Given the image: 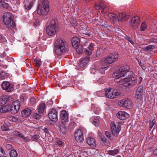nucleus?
Here are the masks:
<instances>
[{
  "mask_svg": "<svg viewBox=\"0 0 157 157\" xmlns=\"http://www.w3.org/2000/svg\"><path fill=\"white\" fill-rule=\"evenodd\" d=\"M125 75L126 76L123 78V79H124L123 83L124 86L130 87L136 84V78L133 76L132 71H128L125 73Z\"/></svg>",
  "mask_w": 157,
  "mask_h": 157,
  "instance_id": "obj_1",
  "label": "nucleus"
},
{
  "mask_svg": "<svg viewBox=\"0 0 157 157\" xmlns=\"http://www.w3.org/2000/svg\"><path fill=\"white\" fill-rule=\"evenodd\" d=\"M59 30V29L57 25V20L53 18L51 21L50 24L46 28L47 34L50 36H53L55 35Z\"/></svg>",
  "mask_w": 157,
  "mask_h": 157,
  "instance_id": "obj_2",
  "label": "nucleus"
},
{
  "mask_svg": "<svg viewBox=\"0 0 157 157\" xmlns=\"http://www.w3.org/2000/svg\"><path fill=\"white\" fill-rule=\"evenodd\" d=\"M13 17L12 14L10 12H6L3 16V22L7 25L8 28L12 29L15 27L16 25L14 21L12 20Z\"/></svg>",
  "mask_w": 157,
  "mask_h": 157,
  "instance_id": "obj_3",
  "label": "nucleus"
},
{
  "mask_svg": "<svg viewBox=\"0 0 157 157\" xmlns=\"http://www.w3.org/2000/svg\"><path fill=\"white\" fill-rule=\"evenodd\" d=\"M119 56L117 54H111L109 55V56L105 59H102L101 62L105 61V62L107 63L111 64L114 62L116 61L118 58Z\"/></svg>",
  "mask_w": 157,
  "mask_h": 157,
  "instance_id": "obj_4",
  "label": "nucleus"
},
{
  "mask_svg": "<svg viewBox=\"0 0 157 157\" xmlns=\"http://www.w3.org/2000/svg\"><path fill=\"white\" fill-rule=\"evenodd\" d=\"M129 66L128 65H124L122 66L119 69L116 71L113 74V76H117L120 75H122V76H126L125 73L127 72V71L129 70Z\"/></svg>",
  "mask_w": 157,
  "mask_h": 157,
  "instance_id": "obj_5",
  "label": "nucleus"
},
{
  "mask_svg": "<svg viewBox=\"0 0 157 157\" xmlns=\"http://www.w3.org/2000/svg\"><path fill=\"white\" fill-rule=\"evenodd\" d=\"M49 8L42 7L40 5H38L36 11L37 13L40 16H46L47 15L49 12Z\"/></svg>",
  "mask_w": 157,
  "mask_h": 157,
  "instance_id": "obj_6",
  "label": "nucleus"
},
{
  "mask_svg": "<svg viewBox=\"0 0 157 157\" xmlns=\"http://www.w3.org/2000/svg\"><path fill=\"white\" fill-rule=\"evenodd\" d=\"M20 104L18 100H16L12 103L10 105V111L13 114H15L19 111Z\"/></svg>",
  "mask_w": 157,
  "mask_h": 157,
  "instance_id": "obj_7",
  "label": "nucleus"
},
{
  "mask_svg": "<svg viewBox=\"0 0 157 157\" xmlns=\"http://www.w3.org/2000/svg\"><path fill=\"white\" fill-rule=\"evenodd\" d=\"M132 103V101L128 99H122L118 103V105L120 106L128 109L131 108Z\"/></svg>",
  "mask_w": 157,
  "mask_h": 157,
  "instance_id": "obj_8",
  "label": "nucleus"
},
{
  "mask_svg": "<svg viewBox=\"0 0 157 157\" xmlns=\"http://www.w3.org/2000/svg\"><path fill=\"white\" fill-rule=\"evenodd\" d=\"M75 137L76 140L78 142H81L84 140L83 132L81 129H77L76 131Z\"/></svg>",
  "mask_w": 157,
  "mask_h": 157,
  "instance_id": "obj_9",
  "label": "nucleus"
},
{
  "mask_svg": "<svg viewBox=\"0 0 157 157\" xmlns=\"http://www.w3.org/2000/svg\"><path fill=\"white\" fill-rule=\"evenodd\" d=\"M111 125V130L112 134L115 137L117 136L121 130V127L119 125L117 127L115 124L114 123H112Z\"/></svg>",
  "mask_w": 157,
  "mask_h": 157,
  "instance_id": "obj_10",
  "label": "nucleus"
},
{
  "mask_svg": "<svg viewBox=\"0 0 157 157\" xmlns=\"http://www.w3.org/2000/svg\"><path fill=\"white\" fill-rule=\"evenodd\" d=\"M60 118L62 124L65 125L68 121L69 115L65 110H62L60 114Z\"/></svg>",
  "mask_w": 157,
  "mask_h": 157,
  "instance_id": "obj_11",
  "label": "nucleus"
},
{
  "mask_svg": "<svg viewBox=\"0 0 157 157\" xmlns=\"http://www.w3.org/2000/svg\"><path fill=\"white\" fill-rule=\"evenodd\" d=\"M140 22V17L138 16H135L132 18L130 25L133 28L136 29L139 26Z\"/></svg>",
  "mask_w": 157,
  "mask_h": 157,
  "instance_id": "obj_12",
  "label": "nucleus"
},
{
  "mask_svg": "<svg viewBox=\"0 0 157 157\" xmlns=\"http://www.w3.org/2000/svg\"><path fill=\"white\" fill-rule=\"evenodd\" d=\"M58 113L55 109H52L48 113V117L51 120L54 121H56L58 120Z\"/></svg>",
  "mask_w": 157,
  "mask_h": 157,
  "instance_id": "obj_13",
  "label": "nucleus"
},
{
  "mask_svg": "<svg viewBox=\"0 0 157 157\" xmlns=\"http://www.w3.org/2000/svg\"><path fill=\"white\" fill-rule=\"evenodd\" d=\"M13 99L12 97L8 95H5L2 97L1 100H0V105H4L7 103L13 101Z\"/></svg>",
  "mask_w": 157,
  "mask_h": 157,
  "instance_id": "obj_14",
  "label": "nucleus"
},
{
  "mask_svg": "<svg viewBox=\"0 0 157 157\" xmlns=\"http://www.w3.org/2000/svg\"><path fill=\"white\" fill-rule=\"evenodd\" d=\"M94 7L96 9L98 10L101 9V12L103 13H105L108 9V8L107 6L102 2H100L98 4L97 3H96Z\"/></svg>",
  "mask_w": 157,
  "mask_h": 157,
  "instance_id": "obj_15",
  "label": "nucleus"
},
{
  "mask_svg": "<svg viewBox=\"0 0 157 157\" xmlns=\"http://www.w3.org/2000/svg\"><path fill=\"white\" fill-rule=\"evenodd\" d=\"M2 89L7 92H10L13 90V88L10 84L8 82L4 81L2 84Z\"/></svg>",
  "mask_w": 157,
  "mask_h": 157,
  "instance_id": "obj_16",
  "label": "nucleus"
},
{
  "mask_svg": "<svg viewBox=\"0 0 157 157\" xmlns=\"http://www.w3.org/2000/svg\"><path fill=\"white\" fill-rule=\"evenodd\" d=\"M55 53L58 56H61L66 51V48H61L60 47L54 45Z\"/></svg>",
  "mask_w": 157,
  "mask_h": 157,
  "instance_id": "obj_17",
  "label": "nucleus"
},
{
  "mask_svg": "<svg viewBox=\"0 0 157 157\" xmlns=\"http://www.w3.org/2000/svg\"><path fill=\"white\" fill-rule=\"evenodd\" d=\"M13 135L22 139L24 140V142H28L31 140L30 138L28 136L25 137L22 133L19 131H14L13 132Z\"/></svg>",
  "mask_w": 157,
  "mask_h": 157,
  "instance_id": "obj_18",
  "label": "nucleus"
},
{
  "mask_svg": "<svg viewBox=\"0 0 157 157\" xmlns=\"http://www.w3.org/2000/svg\"><path fill=\"white\" fill-rule=\"evenodd\" d=\"M117 116L120 120H124L129 117V115L125 111H120L117 114Z\"/></svg>",
  "mask_w": 157,
  "mask_h": 157,
  "instance_id": "obj_19",
  "label": "nucleus"
},
{
  "mask_svg": "<svg viewBox=\"0 0 157 157\" xmlns=\"http://www.w3.org/2000/svg\"><path fill=\"white\" fill-rule=\"evenodd\" d=\"M129 16L127 15L124 12L120 13L119 14L117 20L118 21H122L127 20L129 18Z\"/></svg>",
  "mask_w": 157,
  "mask_h": 157,
  "instance_id": "obj_20",
  "label": "nucleus"
},
{
  "mask_svg": "<svg viewBox=\"0 0 157 157\" xmlns=\"http://www.w3.org/2000/svg\"><path fill=\"white\" fill-rule=\"evenodd\" d=\"M80 39L78 37L75 36L71 39V43L73 47L75 48H77L80 43Z\"/></svg>",
  "mask_w": 157,
  "mask_h": 157,
  "instance_id": "obj_21",
  "label": "nucleus"
},
{
  "mask_svg": "<svg viewBox=\"0 0 157 157\" xmlns=\"http://www.w3.org/2000/svg\"><path fill=\"white\" fill-rule=\"evenodd\" d=\"M54 45L60 47L61 48H66L65 41L61 38L58 39L56 40Z\"/></svg>",
  "mask_w": 157,
  "mask_h": 157,
  "instance_id": "obj_22",
  "label": "nucleus"
},
{
  "mask_svg": "<svg viewBox=\"0 0 157 157\" xmlns=\"http://www.w3.org/2000/svg\"><path fill=\"white\" fill-rule=\"evenodd\" d=\"M87 144L91 147L94 148L96 146V143L95 139L92 137H89L87 139Z\"/></svg>",
  "mask_w": 157,
  "mask_h": 157,
  "instance_id": "obj_23",
  "label": "nucleus"
},
{
  "mask_svg": "<svg viewBox=\"0 0 157 157\" xmlns=\"http://www.w3.org/2000/svg\"><path fill=\"white\" fill-rule=\"evenodd\" d=\"M32 110L29 108H26L24 109L21 114L23 117H28L31 113Z\"/></svg>",
  "mask_w": 157,
  "mask_h": 157,
  "instance_id": "obj_24",
  "label": "nucleus"
},
{
  "mask_svg": "<svg viewBox=\"0 0 157 157\" xmlns=\"http://www.w3.org/2000/svg\"><path fill=\"white\" fill-rule=\"evenodd\" d=\"M40 5L42 7H45L50 9L49 1V0H40Z\"/></svg>",
  "mask_w": 157,
  "mask_h": 157,
  "instance_id": "obj_25",
  "label": "nucleus"
},
{
  "mask_svg": "<svg viewBox=\"0 0 157 157\" xmlns=\"http://www.w3.org/2000/svg\"><path fill=\"white\" fill-rule=\"evenodd\" d=\"M143 94L141 93H139L136 92L134 97L135 101L137 102H138L143 100Z\"/></svg>",
  "mask_w": 157,
  "mask_h": 157,
  "instance_id": "obj_26",
  "label": "nucleus"
},
{
  "mask_svg": "<svg viewBox=\"0 0 157 157\" xmlns=\"http://www.w3.org/2000/svg\"><path fill=\"white\" fill-rule=\"evenodd\" d=\"M46 108V105L43 102L40 103L38 107V111L39 113H41L44 112Z\"/></svg>",
  "mask_w": 157,
  "mask_h": 157,
  "instance_id": "obj_27",
  "label": "nucleus"
},
{
  "mask_svg": "<svg viewBox=\"0 0 157 157\" xmlns=\"http://www.w3.org/2000/svg\"><path fill=\"white\" fill-rule=\"evenodd\" d=\"M10 105H6L2 107L0 109V112L2 113H5L10 111Z\"/></svg>",
  "mask_w": 157,
  "mask_h": 157,
  "instance_id": "obj_28",
  "label": "nucleus"
},
{
  "mask_svg": "<svg viewBox=\"0 0 157 157\" xmlns=\"http://www.w3.org/2000/svg\"><path fill=\"white\" fill-rule=\"evenodd\" d=\"M27 2L25 4V8L27 10H30L34 3V1H26Z\"/></svg>",
  "mask_w": 157,
  "mask_h": 157,
  "instance_id": "obj_29",
  "label": "nucleus"
},
{
  "mask_svg": "<svg viewBox=\"0 0 157 157\" xmlns=\"http://www.w3.org/2000/svg\"><path fill=\"white\" fill-rule=\"evenodd\" d=\"M112 93L113 94L110 96L112 97V99L117 98L121 94V92L113 88L112 89Z\"/></svg>",
  "mask_w": 157,
  "mask_h": 157,
  "instance_id": "obj_30",
  "label": "nucleus"
},
{
  "mask_svg": "<svg viewBox=\"0 0 157 157\" xmlns=\"http://www.w3.org/2000/svg\"><path fill=\"white\" fill-rule=\"evenodd\" d=\"M112 88H109L106 90L105 95L108 98L112 99V97L110 96L112 95Z\"/></svg>",
  "mask_w": 157,
  "mask_h": 157,
  "instance_id": "obj_31",
  "label": "nucleus"
},
{
  "mask_svg": "<svg viewBox=\"0 0 157 157\" xmlns=\"http://www.w3.org/2000/svg\"><path fill=\"white\" fill-rule=\"evenodd\" d=\"M119 152V150L114 149L112 150H109L107 151V154L109 155L114 156L117 154Z\"/></svg>",
  "mask_w": 157,
  "mask_h": 157,
  "instance_id": "obj_32",
  "label": "nucleus"
},
{
  "mask_svg": "<svg viewBox=\"0 0 157 157\" xmlns=\"http://www.w3.org/2000/svg\"><path fill=\"white\" fill-rule=\"evenodd\" d=\"M122 75H120L117 76H115L116 77V78L114 79V81L116 83H119L121 82H124V79H123V78L122 77H124V76H122Z\"/></svg>",
  "mask_w": 157,
  "mask_h": 157,
  "instance_id": "obj_33",
  "label": "nucleus"
},
{
  "mask_svg": "<svg viewBox=\"0 0 157 157\" xmlns=\"http://www.w3.org/2000/svg\"><path fill=\"white\" fill-rule=\"evenodd\" d=\"M33 63L35 67L39 68L42 64V62L39 59H34Z\"/></svg>",
  "mask_w": 157,
  "mask_h": 157,
  "instance_id": "obj_34",
  "label": "nucleus"
},
{
  "mask_svg": "<svg viewBox=\"0 0 157 157\" xmlns=\"http://www.w3.org/2000/svg\"><path fill=\"white\" fill-rule=\"evenodd\" d=\"M99 123V118L98 117H94L92 124L95 126H97Z\"/></svg>",
  "mask_w": 157,
  "mask_h": 157,
  "instance_id": "obj_35",
  "label": "nucleus"
},
{
  "mask_svg": "<svg viewBox=\"0 0 157 157\" xmlns=\"http://www.w3.org/2000/svg\"><path fill=\"white\" fill-rule=\"evenodd\" d=\"M10 155V157H17L18 155L17 151L14 150H11Z\"/></svg>",
  "mask_w": 157,
  "mask_h": 157,
  "instance_id": "obj_36",
  "label": "nucleus"
},
{
  "mask_svg": "<svg viewBox=\"0 0 157 157\" xmlns=\"http://www.w3.org/2000/svg\"><path fill=\"white\" fill-rule=\"evenodd\" d=\"M36 99L33 97L31 98L29 102V104L30 105L32 106L35 105L36 103Z\"/></svg>",
  "mask_w": 157,
  "mask_h": 157,
  "instance_id": "obj_37",
  "label": "nucleus"
},
{
  "mask_svg": "<svg viewBox=\"0 0 157 157\" xmlns=\"http://www.w3.org/2000/svg\"><path fill=\"white\" fill-rule=\"evenodd\" d=\"M8 7V5L2 0H0V7L4 8H7Z\"/></svg>",
  "mask_w": 157,
  "mask_h": 157,
  "instance_id": "obj_38",
  "label": "nucleus"
},
{
  "mask_svg": "<svg viewBox=\"0 0 157 157\" xmlns=\"http://www.w3.org/2000/svg\"><path fill=\"white\" fill-rule=\"evenodd\" d=\"M109 17L111 18V19H112L113 20H117L118 19V16L114 13H112L109 14Z\"/></svg>",
  "mask_w": 157,
  "mask_h": 157,
  "instance_id": "obj_39",
  "label": "nucleus"
},
{
  "mask_svg": "<svg viewBox=\"0 0 157 157\" xmlns=\"http://www.w3.org/2000/svg\"><path fill=\"white\" fill-rule=\"evenodd\" d=\"M147 29V25L144 22H143L140 26V30L142 31H144Z\"/></svg>",
  "mask_w": 157,
  "mask_h": 157,
  "instance_id": "obj_40",
  "label": "nucleus"
},
{
  "mask_svg": "<svg viewBox=\"0 0 157 157\" xmlns=\"http://www.w3.org/2000/svg\"><path fill=\"white\" fill-rule=\"evenodd\" d=\"M136 92L137 93H142L143 94V86L142 85H140L139 86L136 91Z\"/></svg>",
  "mask_w": 157,
  "mask_h": 157,
  "instance_id": "obj_41",
  "label": "nucleus"
},
{
  "mask_svg": "<svg viewBox=\"0 0 157 157\" xmlns=\"http://www.w3.org/2000/svg\"><path fill=\"white\" fill-rule=\"evenodd\" d=\"M155 119H153L150 122L149 124V128L150 130H151V129L153 128L155 123Z\"/></svg>",
  "mask_w": 157,
  "mask_h": 157,
  "instance_id": "obj_42",
  "label": "nucleus"
},
{
  "mask_svg": "<svg viewBox=\"0 0 157 157\" xmlns=\"http://www.w3.org/2000/svg\"><path fill=\"white\" fill-rule=\"evenodd\" d=\"M90 58L88 56H87L82 59L80 60L82 61L84 63H85L87 64L89 61L90 60Z\"/></svg>",
  "mask_w": 157,
  "mask_h": 157,
  "instance_id": "obj_43",
  "label": "nucleus"
},
{
  "mask_svg": "<svg viewBox=\"0 0 157 157\" xmlns=\"http://www.w3.org/2000/svg\"><path fill=\"white\" fill-rule=\"evenodd\" d=\"M40 138V136L38 135H35L33 136H32L31 137V140H37L38 139Z\"/></svg>",
  "mask_w": 157,
  "mask_h": 157,
  "instance_id": "obj_44",
  "label": "nucleus"
},
{
  "mask_svg": "<svg viewBox=\"0 0 157 157\" xmlns=\"http://www.w3.org/2000/svg\"><path fill=\"white\" fill-rule=\"evenodd\" d=\"M5 153V152L2 148L0 147V157H3Z\"/></svg>",
  "mask_w": 157,
  "mask_h": 157,
  "instance_id": "obj_45",
  "label": "nucleus"
},
{
  "mask_svg": "<svg viewBox=\"0 0 157 157\" xmlns=\"http://www.w3.org/2000/svg\"><path fill=\"white\" fill-rule=\"evenodd\" d=\"M79 65L80 67L83 68L85 67L86 65V64L85 63H84L82 61L80 60L79 63Z\"/></svg>",
  "mask_w": 157,
  "mask_h": 157,
  "instance_id": "obj_46",
  "label": "nucleus"
},
{
  "mask_svg": "<svg viewBox=\"0 0 157 157\" xmlns=\"http://www.w3.org/2000/svg\"><path fill=\"white\" fill-rule=\"evenodd\" d=\"M42 114L41 113H36L34 114L33 115L34 117L36 119H40V116Z\"/></svg>",
  "mask_w": 157,
  "mask_h": 157,
  "instance_id": "obj_47",
  "label": "nucleus"
},
{
  "mask_svg": "<svg viewBox=\"0 0 157 157\" xmlns=\"http://www.w3.org/2000/svg\"><path fill=\"white\" fill-rule=\"evenodd\" d=\"M101 140L103 143L104 144L106 145L108 143V141L106 140V139L105 136H102L101 137Z\"/></svg>",
  "mask_w": 157,
  "mask_h": 157,
  "instance_id": "obj_48",
  "label": "nucleus"
},
{
  "mask_svg": "<svg viewBox=\"0 0 157 157\" xmlns=\"http://www.w3.org/2000/svg\"><path fill=\"white\" fill-rule=\"evenodd\" d=\"M105 134L106 135V136L107 137H108L109 139L110 140L112 139L111 135L110 132L107 131H105Z\"/></svg>",
  "mask_w": 157,
  "mask_h": 157,
  "instance_id": "obj_49",
  "label": "nucleus"
},
{
  "mask_svg": "<svg viewBox=\"0 0 157 157\" xmlns=\"http://www.w3.org/2000/svg\"><path fill=\"white\" fill-rule=\"evenodd\" d=\"M77 49V52L79 54H81L82 53L83 51V48L82 47L80 48L79 47H78L76 48Z\"/></svg>",
  "mask_w": 157,
  "mask_h": 157,
  "instance_id": "obj_50",
  "label": "nucleus"
},
{
  "mask_svg": "<svg viewBox=\"0 0 157 157\" xmlns=\"http://www.w3.org/2000/svg\"><path fill=\"white\" fill-rule=\"evenodd\" d=\"M94 44L93 43H91L90 44L89 46V49L90 50L92 51L94 50Z\"/></svg>",
  "mask_w": 157,
  "mask_h": 157,
  "instance_id": "obj_51",
  "label": "nucleus"
},
{
  "mask_svg": "<svg viewBox=\"0 0 157 157\" xmlns=\"http://www.w3.org/2000/svg\"><path fill=\"white\" fill-rule=\"evenodd\" d=\"M6 148L8 150L11 149L13 148L12 145L9 144H7L6 145Z\"/></svg>",
  "mask_w": 157,
  "mask_h": 157,
  "instance_id": "obj_52",
  "label": "nucleus"
},
{
  "mask_svg": "<svg viewBox=\"0 0 157 157\" xmlns=\"http://www.w3.org/2000/svg\"><path fill=\"white\" fill-rule=\"evenodd\" d=\"M106 69V67H101L99 69V71L101 73H103L105 71Z\"/></svg>",
  "mask_w": 157,
  "mask_h": 157,
  "instance_id": "obj_53",
  "label": "nucleus"
},
{
  "mask_svg": "<svg viewBox=\"0 0 157 157\" xmlns=\"http://www.w3.org/2000/svg\"><path fill=\"white\" fill-rule=\"evenodd\" d=\"M92 53V51L90 50H89L87 49H85V54L87 55H90Z\"/></svg>",
  "mask_w": 157,
  "mask_h": 157,
  "instance_id": "obj_54",
  "label": "nucleus"
},
{
  "mask_svg": "<svg viewBox=\"0 0 157 157\" xmlns=\"http://www.w3.org/2000/svg\"><path fill=\"white\" fill-rule=\"evenodd\" d=\"M142 80V78L141 76H139L138 79L136 81V82H138L139 84H140L141 83Z\"/></svg>",
  "mask_w": 157,
  "mask_h": 157,
  "instance_id": "obj_55",
  "label": "nucleus"
},
{
  "mask_svg": "<svg viewBox=\"0 0 157 157\" xmlns=\"http://www.w3.org/2000/svg\"><path fill=\"white\" fill-rule=\"evenodd\" d=\"M139 64L142 67L143 70H145L146 69L145 67L144 66V64L142 63L141 62L139 63Z\"/></svg>",
  "mask_w": 157,
  "mask_h": 157,
  "instance_id": "obj_56",
  "label": "nucleus"
},
{
  "mask_svg": "<svg viewBox=\"0 0 157 157\" xmlns=\"http://www.w3.org/2000/svg\"><path fill=\"white\" fill-rule=\"evenodd\" d=\"M56 143L60 147L62 146L63 144L61 141L58 140L57 141Z\"/></svg>",
  "mask_w": 157,
  "mask_h": 157,
  "instance_id": "obj_57",
  "label": "nucleus"
},
{
  "mask_svg": "<svg viewBox=\"0 0 157 157\" xmlns=\"http://www.w3.org/2000/svg\"><path fill=\"white\" fill-rule=\"evenodd\" d=\"M1 129L4 131H7V128L4 125H3L1 127Z\"/></svg>",
  "mask_w": 157,
  "mask_h": 157,
  "instance_id": "obj_58",
  "label": "nucleus"
},
{
  "mask_svg": "<svg viewBox=\"0 0 157 157\" xmlns=\"http://www.w3.org/2000/svg\"><path fill=\"white\" fill-rule=\"evenodd\" d=\"M153 46L152 45H150L147 46L146 47V49L147 50H148L150 49L153 48Z\"/></svg>",
  "mask_w": 157,
  "mask_h": 157,
  "instance_id": "obj_59",
  "label": "nucleus"
},
{
  "mask_svg": "<svg viewBox=\"0 0 157 157\" xmlns=\"http://www.w3.org/2000/svg\"><path fill=\"white\" fill-rule=\"evenodd\" d=\"M48 105L50 106L52 105L53 104V101L52 100H50L48 102Z\"/></svg>",
  "mask_w": 157,
  "mask_h": 157,
  "instance_id": "obj_60",
  "label": "nucleus"
},
{
  "mask_svg": "<svg viewBox=\"0 0 157 157\" xmlns=\"http://www.w3.org/2000/svg\"><path fill=\"white\" fill-rule=\"evenodd\" d=\"M100 63L103 66H105L106 65V63L105 62V61H103L102 62H101V59L100 60Z\"/></svg>",
  "mask_w": 157,
  "mask_h": 157,
  "instance_id": "obj_61",
  "label": "nucleus"
},
{
  "mask_svg": "<svg viewBox=\"0 0 157 157\" xmlns=\"http://www.w3.org/2000/svg\"><path fill=\"white\" fill-rule=\"evenodd\" d=\"M125 38L126 40H128V41H129L131 39L130 37H129L128 36H126L125 37Z\"/></svg>",
  "mask_w": 157,
  "mask_h": 157,
  "instance_id": "obj_62",
  "label": "nucleus"
},
{
  "mask_svg": "<svg viewBox=\"0 0 157 157\" xmlns=\"http://www.w3.org/2000/svg\"><path fill=\"white\" fill-rule=\"evenodd\" d=\"M153 153L155 155H157V148L154 151Z\"/></svg>",
  "mask_w": 157,
  "mask_h": 157,
  "instance_id": "obj_63",
  "label": "nucleus"
},
{
  "mask_svg": "<svg viewBox=\"0 0 157 157\" xmlns=\"http://www.w3.org/2000/svg\"><path fill=\"white\" fill-rule=\"evenodd\" d=\"M152 42L154 43H157V38H154L152 40Z\"/></svg>",
  "mask_w": 157,
  "mask_h": 157,
  "instance_id": "obj_64",
  "label": "nucleus"
}]
</instances>
